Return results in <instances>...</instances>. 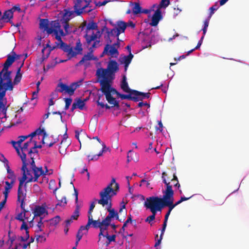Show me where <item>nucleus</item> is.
<instances>
[{"instance_id": "4be33fe9", "label": "nucleus", "mask_w": 249, "mask_h": 249, "mask_svg": "<svg viewBox=\"0 0 249 249\" xmlns=\"http://www.w3.org/2000/svg\"><path fill=\"white\" fill-rule=\"evenodd\" d=\"M70 142L66 139L62 140L60 142L59 146V152L62 154H65L67 148L69 145Z\"/></svg>"}, {"instance_id": "39448f33", "label": "nucleus", "mask_w": 249, "mask_h": 249, "mask_svg": "<svg viewBox=\"0 0 249 249\" xmlns=\"http://www.w3.org/2000/svg\"><path fill=\"white\" fill-rule=\"evenodd\" d=\"M146 209H150L152 215L155 217L158 211L161 212L162 208L158 196H150L146 198L144 204Z\"/></svg>"}, {"instance_id": "dca6fc26", "label": "nucleus", "mask_w": 249, "mask_h": 249, "mask_svg": "<svg viewBox=\"0 0 249 249\" xmlns=\"http://www.w3.org/2000/svg\"><path fill=\"white\" fill-rule=\"evenodd\" d=\"M162 18L161 12L159 8H158L155 12L152 17L151 22L150 23L152 26H156L159 23V21Z\"/></svg>"}, {"instance_id": "6ab92c4d", "label": "nucleus", "mask_w": 249, "mask_h": 249, "mask_svg": "<svg viewBox=\"0 0 249 249\" xmlns=\"http://www.w3.org/2000/svg\"><path fill=\"white\" fill-rule=\"evenodd\" d=\"M135 90H133L128 93L129 94H123L119 93L118 96L120 97L122 99H129L134 102H138L139 101L140 99L138 98L136 96H134V93L133 92Z\"/></svg>"}, {"instance_id": "e2e57ef3", "label": "nucleus", "mask_w": 249, "mask_h": 249, "mask_svg": "<svg viewBox=\"0 0 249 249\" xmlns=\"http://www.w3.org/2000/svg\"><path fill=\"white\" fill-rule=\"evenodd\" d=\"M59 202L56 204V206H64L67 204L66 197L64 196L62 199L59 200Z\"/></svg>"}, {"instance_id": "aec40b11", "label": "nucleus", "mask_w": 249, "mask_h": 249, "mask_svg": "<svg viewBox=\"0 0 249 249\" xmlns=\"http://www.w3.org/2000/svg\"><path fill=\"white\" fill-rule=\"evenodd\" d=\"M52 25L54 30H56L57 35L59 36L60 37H61V36H64V31L61 29L60 23L58 21V20L53 21Z\"/></svg>"}, {"instance_id": "f03ea898", "label": "nucleus", "mask_w": 249, "mask_h": 249, "mask_svg": "<svg viewBox=\"0 0 249 249\" xmlns=\"http://www.w3.org/2000/svg\"><path fill=\"white\" fill-rule=\"evenodd\" d=\"M167 174L165 172L162 174V178L163 182L166 185V188L163 191L162 198H160V201L162 208L168 207V211L171 212L172 210L176 207L174 204V191L172 189V186L170 184V182H167L166 177Z\"/></svg>"}, {"instance_id": "412c9836", "label": "nucleus", "mask_w": 249, "mask_h": 249, "mask_svg": "<svg viewBox=\"0 0 249 249\" xmlns=\"http://www.w3.org/2000/svg\"><path fill=\"white\" fill-rule=\"evenodd\" d=\"M33 213L34 214V217L41 216L45 213H46V214H48V212L46 211V209L44 207L40 206H36L35 208Z\"/></svg>"}, {"instance_id": "09e8293b", "label": "nucleus", "mask_w": 249, "mask_h": 249, "mask_svg": "<svg viewBox=\"0 0 249 249\" xmlns=\"http://www.w3.org/2000/svg\"><path fill=\"white\" fill-rule=\"evenodd\" d=\"M132 216L131 214H129L127 220L124 222L123 227H122L120 231L121 232H124L125 231V228L127 226V225L128 223H132Z\"/></svg>"}, {"instance_id": "052dcab7", "label": "nucleus", "mask_w": 249, "mask_h": 249, "mask_svg": "<svg viewBox=\"0 0 249 249\" xmlns=\"http://www.w3.org/2000/svg\"><path fill=\"white\" fill-rule=\"evenodd\" d=\"M158 126H156L155 127L156 131V132L159 131L160 132H162V131L163 130V126L162 124L161 123V121H158Z\"/></svg>"}, {"instance_id": "774afa93", "label": "nucleus", "mask_w": 249, "mask_h": 249, "mask_svg": "<svg viewBox=\"0 0 249 249\" xmlns=\"http://www.w3.org/2000/svg\"><path fill=\"white\" fill-rule=\"evenodd\" d=\"M36 240L37 242L40 241V242H44L46 241V237L44 235H37L36 236Z\"/></svg>"}, {"instance_id": "37998d69", "label": "nucleus", "mask_w": 249, "mask_h": 249, "mask_svg": "<svg viewBox=\"0 0 249 249\" xmlns=\"http://www.w3.org/2000/svg\"><path fill=\"white\" fill-rule=\"evenodd\" d=\"M103 94H98V99L96 102L97 105L100 106L102 108L106 107V109H110L112 107L111 106H108L107 104L105 105L104 103L100 102V99L102 97Z\"/></svg>"}, {"instance_id": "1a4fd4ad", "label": "nucleus", "mask_w": 249, "mask_h": 249, "mask_svg": "<svg viewBox=\"0 0 249 249\" xmlns=\"http://www.w3.org/2000/svg\"><path fill=\"white\" fill-rule=\"evenodd\" d=\"M113 80V79L98 80L101 86L100 90L103 94L108 92L111 95L116 94L118 96L119 92L111 87Z\"/></svg>"}, {"instance_id": "9b49d317", "label": "nucleus", "mask_w": 249, "mask_h": 249, "mask_svg": "<svg viewBox=\"0 0 249 249\" xmlns=\"http://www.w3.org/2000/svg\"><path fill=\"white\" fill-rule=\"evenodd\" d=\"M30 163L31 165V168L33 171L34 177V178L31 177L28 181H26L25 186L28 183L37 181V179L39 177L46 174L43 170L42 167H37L36 166L35 161L33 160L32 161H30Z\"/></svg>"}, {"instance_id": "20e7f679", "label": "nucleus", "mask_w": 249, "mask_h": 249, "mask_svg": "<svg viewBox=\"0 0 249 249\" xmlns=\"http://www.w3.org/2000/svg\"><path fill=\"white\" fill-rule=\"evenodd\" d=\"M15 61V58L12 54L7 55V59L3 64L2 70L0 71V84L13 86L11 77L12 71H8V69Z\"/></svg>"}, {"instance_id": "f704fd0d", "label": "nucleus", "mask_w": 249, "mask_h": 249, "mask_svg": "<svg viewBox=\"0 0 249 249\" xmlns=\"http://www.w3.org/2000/svg\"><path fill=\"white\" fill-rule=\"evenodd\" d=\"M133 57V55L130 53L128 55L124 56L121 61V63L129 65Z\"/></svg>"}, {"instance_id": "0e129e2a", "label": "nucleus", "mask_w": 249, "mask_h": 249, "mask_svg": "<svg viewBox=\"0 0 249 249\" xmlns=\"http://www.w3.org/2000/svg\"><path fill=\"white\" fill-rule=\"evenodd\" d=\"M22 75H16L14 79V85H17L18 84V83L20 82L21 79Z\"/></svg>"}, {"instance_id": "3c124183", "label": "nucleus", "mask_w": 249, "mask_h": 249, "mask_svg": "<svg viewBox=\"0 0 249 249\" xmlns=\"http://www.w3.org/2000/svg\"><path fill=\"white\" fill-rule=\"evenodd\" d=\"M104 149L101 151L98 155H95L93 156H91L90 155L88 156V158L89 161L90 160H97L98 159L99 157L102 156L103 155V153L104 152Z\"/></svg>"}, {"instance_id": "ea45409f", "label": "nucleus", "mask_w": 249, "mask_h": 249, "mask_svg": "<svg viewBox=\"0 0 249 249\" xmlns=\"http://www.w3.org/2000/svg\"><path fill=\"white\" fill-rule=\"evenodd\" d=\"M80 213V206L78 204H77L76 206L75 209L72 214V215L71 216V219L77 220L79 216Z\"/></svg>"}, {"instance_id": "9d476101", "label": "nucleus", "mask_w": 249, "mask_h": 249, "mask_svg": "<svg viewBox=\"0 0 249 249\" xmlns=\"http://www.w3.org/2000/svg\"><path fill=\"white\" fill-rule=\"evenodd\" d=\"M88 33L89 32H86V34L84 35V38L86 39V42L88 46L91 44L92 41H94L93 44L90 47L89 50L99 46L100 42L99 38L101 36L100 32L98 31L95 34L92 32L91 35H89Z\"/></svg>"}, {"instance_id": "0eeeda50", "label": "nucleus", "mask_w": 249, "mask_h": 249, "mask_svg": "<svg viewBox=\"0 0 249 249\" xmlns=\"http://www.w3.org/2000/svg\"><path fill=\"white\" fill-rule=\"evenodd\" d=\"M74 9L77 15L83 13H89L93 10L89 2L86 0H74Z\"/></svg>"}, {"instance_id": "a18cd8bd", "label": "nucleus", "mask_w": 249, "mask_h": 249, "mask_svg": "<svg viewBox=\"0 0 249 249\" xmlns=\"http://www.w3.org/2000/svg\"><path fill=\"white\" fill-rule=\"evenodd\" d=\"M40 28L41 29H44V30L46 28H47L49 25V21L48 19H40V23H39Z\"/></svg>"}, {"instance_id": "8fccbe9b", "label": "nucleus", "mask_w": 249, "mask_h": 249, "mask_svg": "<svg viewBox=\"0 0 249 249\" xmlns=\"http://www.w3.org/2000/svg\"><path fill=\"white\" fill-rule=\"evenodd\" d=\"M170 0H161L158 6L160 9L162 8H165L170 4Z\"/></svg>"}, {"instance_id": "13d9d810", "label": "nucleus", "mask_w": 249, "mask_h": 249, "mask_svg": "<svg viewBox=\"0 0 249 249\" xmlns=\"http://www.w3.org/2000/svg\"><path fill=\"white\" fill-rule=\"evenodd\" d=\"M115 238H116V235H115V234L112 235L111 236L107 237V241L106 243V247H107L109 245L110 242H115Z\"/></svg>"}, {"instance_id": "c756f323", "label": "nucleus", "mask_w": 249, "mask_h": 249, "mask_svg": "<svg viewBox=\"0 0 249 249\" xmlns=\"http://www.w3.org/2000/svg\"><path fill=\"white\" fill-rule=\"evenodd\" d=\"M72 15L71 11H67L63 16L62 18L60 19V23H68L71 19Z\"/></svg>"}, {"instance_id": "49530a36", "label": "nucleus", "mask_w": 249, "mask_h": 249, "mask_svg": "<svg viewBox=\"0 0 249 249\" xmlns=\"http://www.w3.org/2000/svg\"><path fill=\"white\" fill-rule=\"evenodd\" d=\"M73 49L74 51L76 52L77 54H82L83 48L82 47V44L79 40L76 42V45Z\"/></svg>"}, {"instance_id": "4468645a", "label": "nucleus", "mask_w": 249, "mask_h": 249, "mask_svg": "<svg viewBox=\"0 0 249 249\" xmlns=\"http://www.w3.org/2000/svg\"><path fill=\"white\" fill-rule=\"evenodd\" d=\"M60 47L61 48V50L64 52L67 53L69 59L75 56L77 54V53L74 51L72 47H71L70 45L67 44L64 42H62Z\"/></svg>"}, {"instance_id": "4c0bfd02", "label": "nucleus", "mask_w": 249, "mask_h": 249, "mask_svg": "<svg viewBox=\"0 0 249 249\" xmlns=\"http://www.w3.org/2000/svg\"><path fill=\"white\" fill-rule=\"evenodd\" d=\"M44 30L46 31L47 33L48 34H51L53 33L54 35L55 36V38L56 40H61V37H60L59 36L57 35L56 31V30H54L53 27V28L49 27V26L48 27H47V28H46Z\"/></svg>"}, {"instance_id": "5fc2aeb1", "label": "nucleus", "mask_w": 249, "mask_h": 249, "mask_svg": "<svg viewBox=\"0 0 249 249\" xmlns=\"http://www.w3.org/2000/svg\"><path fill=\"white\" fill-rule=\"evenodd\" d=\"M217 3V2H216L214 5L212 6V7H211L210 8L209 10L210 11V15L208 17H209V18H211L212 15L214 13V12L215 11L217 10V9L218 8Z\"/></svg>"}, {"instance_id": "c9c22d12", "label": "nucleus", "mask_w": 249, "mask_h": 249, "mask_svg": "<svg viewBox=\"0 0 249 249\" xmlns=\"http://www.w3.org/2000/svg\"><path fill=\"white\" fill-rule=\"evenodd\" d=\"M13 13L12 10L10 9L5 11L0 20L1 19H7L6 22H8L9 20V19L13 18Z\"/></svg>"}, {"instance_id": "72a5a7b5", "label": "nucleus", "mask_w": 249, "mask_h": 249, "mask_svg": "<svg viewBox=\"0 0 249 249\" xmlns=\"http://www.w3.org/2000/svg\"><path fill=\"white\" fill-rule=\"evenodd\" d=\"M11 143L12 144L13 147L15 148L17 154L20 157L21 159V157H22V155H24L25 158H26V154H23V153L21 154V152L20 151V145H18V141L15 142V141H12L11 142Z\"/></svg>"}, {"instance_id": "603ef678", "label": "nucleus", "mask_w": 249, "mask_h": 249, "mask_svg": "<svg viewBox=\"0 0 249 249\" xmlns=\"http://www.w3.org/2000/svg\"><path fill=\"white\" fill-rule=\"evenodd\" d=\"M111 221V219L107 216L105 219L101 221L102 225L108 227L110 225Z\"/></svg>"}, {"instance_id": "c85d7f7f", "label": "nucleus", "mask_w": 249, "mask_h": 249, "mask_svg": "<svg viewBox=\"0 0 249 249\" xmlns=\"http://www.w3.org/2000/svg\"><path fill=\"white\" fill-rule=\"evenodd\" d=\"M132 160H134L136 162L138 161L137 155V153H135L132 150H129L127 153V162L129 163Z\"/></svg>"}, {"instance_id": "de8ad7c7", "label": "nucleus", "mask_w": 249, "mask_h": 249, "mask_svg": "<svg viewBox=\"0 0 249 249\" xmlns=\"http://www.w3.org/2000/svg\"><path fill=\"white\" fill-rule=\"evenodd\" d=\"M76 89V87H74V83H71L70 86H68V94L72 95Z\"/></svg>"}, {"instance_id": "a211bd4d", "label": "nucleus", "mask_w": 249, "mask_h": 249, "mask_svg": "<svg viewBox=\"0 0 249 249\" xmlns=\"http://www.w3.org/2000/svg\"><path fill=\"white\" fill-rule=\"evenodd\" d=\"M86 100H82L80 98L75 99L72 105V107L71 108V111H73L76 108H78L80 110H83L85 105V102Z\"/></svg>"}, {"instance_id": "69168bd1", "label": "nucleus", "mask_w": 249, "mask_h": 249, "mask_svg": "<svg viewBox=\"0 0 249 249\" xmlns=\"http://www.w3.org/2000/svg\"><path fill=\"white\" fill-rule=\"evenodd\" d=\"M27 138H28V136H27V135L19 136L18 137V145H20V144Z\"/></svg>"}, {"instance_id": "a19ab883", "label": "nucleus", "mask_w": 249, "mask_h": 249, "mask_svg": "<svg viewBox=\"0 0 249 249\" xmlns=\"http://www.w3.org/2000/svg\"><path fill=\"white\" fill-rule=\"evenodd\" d=\"M58 41V42H55V45L53 46V47H51V46H49L50 47V51L48 53L47 55V57L48 56V55L50 54V52L53 50H54L55 49H60L61 50V48L60 47V45L61 44H62V42H63L62 38H61V40H57Z\"/></svg>"}, {"instance_id": "79ce46f5", "label": "nucleus", "mask_w": 249, "mask_h": 249, "mask_svg": "<svg viewBox=\"0 0 249 249\" xmlns=\"http://www.w3.org/2000/svg\"><path fill=\"white\" fill-rule=\"evenodd\" d=\"M60 217L57 215L49 220V224L51 226H55L60 221Z\"/></svg>"}, {"instance_id": "c03bdc74", "label": "nucleus", "mask_w": 249, "mask_h": 249, "mask_svg": "<svg viewBox=\"0 0 249 249\" xmlns=\"http://www.w3.org/2000/svg\"><path fill=\"white\" fill-rule=\"evenodd\" d=\"M32 142V139H30V141L25 142L22 147H20L21 154H25L26 151H28V148L30 143Z\"/></svg>"}, {"instance_id": "f3484780", "label": "nucleus", "mask_w": 249, "mask_h": 249, "mask_svg": "<svg viewBox=\"0 0 249 249\" xmlns=\"http://www.w3.org/2000/svg\"><path fill=\"white\" fill-rule=\"evenodd\" d=\"M105 96L106 100L107 101L108 103L111 105V107H115L117 109H120V105L118 101L116 100V99L113 97L112 95H110L109 93H107V94H104Z\"/></svg>"}, {"instance_id": "f257e3e1", "label": "nucleus", "mask_w": 249, "mask_h": 249, "mask_svg": "<svg viewBox=\"0 0 249 249\" xmlns=\"http://www.w3.org/2000/svg\"><path fill=\"white\" fill-rule=\"evenodd\" d=\"M119 190V184L116 182L114 178H112L110 183L107 187L100 192V199L98 200L95 199V201H97L98 203L103 207L105 206L106 204L111 203L112 197L116 195Z\"/></svg>"}, {"instance_id": "680f3d73", "label": "nucleus", "mask_w": 249, "mask_h": 249, "mask_svg": "<svg viewBox=\"0 0 249 249\" xmlns=\"http://www.w3.org/2000/svg\"><path fill=\"white\" fill-rule=\"evenodd\" d=\"M42 219H43V217H40V220H39V221L38 222L37 224V226L38 227V228L39 229L38 231H42V230L41 229V226H42V225H43L44 223L49 222L48 221L45 220V221H44L43 222H42Z\"/></svg>"}, {"instance_id": "864d4df0", "label": "nucleus", "mask_w": 249, "mask_h": 249, "mask_svg": "<svg viewBox=\"0 0 249 249\" xmlns=\"http://www.w3.org/2000/svg\"><path fill=\"white\" fill-rule=\"evenodd\" d=\"M92 222L91 224L93 228H98L100 227L102 225L101 222L99 220H94L93 219V216H92Z\"/></svg>"}, {"instance_id": "6e6552de", "label": "nucleus", "mask_w": 249, "mask_h": 249, "mask_svg": "<svg viewBox=\"0 0 249 249\" xmlns=\"http://www.w3.org/2000/svg\"><path fill=\"white\" fill-rule=\"evenodd\" d=\"M107 44L104 47L103 53H106V55L110 56L111 57L117 58L119 54L118 51V48L120 47L119 42L111 45L112 40L110 39H107Z\"/></svg>"}, {"instance_id": "bb28decb", "label": "nucleus", "mask_w": 249, "mask_h": 249, "mask_svg": "<svg viewBox=\"0 0 249 249\" xmlns=\"http://www.w3.org/2000/svg\"><path fill=\"white\" fill-rule=\"evenodd\" d=\"M107 36L105 37L106 38L107 40V39H110V36H116L118 37L120 35L119 31H118L116 28L112 29L109 31L107 28Z\"/></svg>"}, {"instance_id": "e433bc0d", "label": "nucleus", "mask_w": 249, "mask_h": 249, "mask_svg": "<svg viewBox=\"0 0 249 249\" xmlns=\"http://www.w3.org/2000/svg\"><path fill=\"white\" fill-rule=\"evenodd\" d=\"M98 26L96 23L94 21H90L87 25L86 32H89L90 30H97Z\"/></svg>"}, {"instance_id": "bf43d9fd", "label": "nucleus", "mask_w": 249, "mask_h": 249, "mask_svg": "<svg viewBox=\"0 0 249 249\" xmlns=\"http://www.w3.org/2000/svg\"><path fill=\"white\" fill-rule=\"evenodd\" d=\"M95 207V201H93L90 205L89 208L88 213V216L92 217V213Z\"/></svg>"}, {"instance_id": "6e6d98bb", "label": "nucleus", "mask_w": 249, "mask_h": 249, "mask_svg": "<svg viewBox=\"0 0 249 249\" xmlns=\"http://www.w3.org/2000/svg\"><path fill=\"white\" fill-rule=\"evenodd\" d=\"M55 184V181L53 179H52L50 180L49 184V188L50 189H53V194H55L56 191L57 190L58 188L56 187L54 188V186Z\"/></svg>"}, {"instance_id": "f8f14e48", "label": "nucleus", "mask_w": 249, "mask_h": 249, "mask_svg": "<svg viewBox=\"0 0 249 249\" xmlns=\"http://www.w3.org/2000/svg\"><path fill=\"white\" fill-rule=\"evenodd\" d=\"M21 161L22 162V166L21 167V171L22 172V176L19 179H22L23 177L25 178V179L24 180V182L26 181H28V180L30 178H34L32 176L33 171L32 170H29L27 168V166L28 165V162L26 160V158H25V155H22V157H21Z\"/></svg>"}, {"instance_id": "ddd939ff", "label": "nucleus", "mask_w": 249, "mask_h": 249, "mask_svg": "<svg viewBox=\"0 0 249 249\" xmlns=\"http://www.w3.org/2000/svg\"><path fill=\"white\" fill-rule=\"evenodd\" d=\"M89 52L87 54H85L82 59L76 64V66L84 65L85 67L87 68L89 65V63L88 62V61L97 59V57L94 56L92 53V49L89 50Z\"/></svg>"}, {"instance_id": "a878e982", "label": "nucleus", "mask_w": 249, "mask_h": 249, "mask_svg": "<svg viewBox=\"0 0 249 249\" xmlns=\"http://www.w3.org/2000/svg\"><path fill=\"white\" fill-rule=\"evenodd\" d=\"M62 24L64 29V36L66 35H70L72 32V25H70L69 23H61Z\"/></svg>"}, {"instance_id": "2f4dec72", "label": "nucleus", "mask_w": 249, "mask_h": 249, "mask_svg": "<svg viewBox=\"0 0 249 249\" xmlns=\"http://www.w3.org/2000/svg\"><path fill=\"white\" fill-rule=\"evenodd\" d=\"M15 218L16 220H18L21 222L24 221H25V219H26L29 223H31L33 222L34 219V217L31 220L29 221L28 217L25 216L24 213H22L20 212L17 214Z\"/></svg>"}, {"instance_id": "338daca9", "label": "nucleus", "mask_w": 249, "mask_h": 249, "mask_svg": "<svg viewBox=\"0 0 249 249\" xmlns=\"http://www.w3.org/2000/svg\"><path fill=\"white\" fill-rule=\"evenodd\" d=\"M91 222H92V217H89V216H88V223L87 224V225L86 226H85V228L86 229V230L87 231H88L89 227H90V226L91 224Z\"/></svg>"}, {"instance_id": "393cba45", "label": "nucleus", "mask_w": 249, "mask_h": 249, "mask_svg": "<svg viewBox=\"0 0 249 249\" xmlns=\"http://www.w3.org/2000/svg\"><path fill=\"white\" fill-rule=\"evenodd\" d=\"M75 138L78 140L80 144V145H81V139H80V137H81L82 140H84L88 137L86 133L82 130H81L80 131L75 130Z\"/></svg>"}, {"instance_id": "7ed1b4c3", "label": "nucleus", "mask_w": 249, "mask_h": 249, "mask_svg": "<svg viewBox=\"0 0 249 249\" xmlns=\"http://www.w3.org/2000/svg\"><path fill=\"white\" fill-rule=\"evenodd\" d=\"M119 65L115 60H109L107 69L98 68L96 71L98 80L114 79L115 74L119 71Z\"/></svg>"}, {"instance_id": "473e14b6", "label": "nucleus", "mask_w": 249, "mask_h": 249, "mask_svg": "<svg viewBox=\"0 0 249 249\" xmlns=\"http://www.w3.org/2000/svg\"><path fill=\"white\" fill-rule=\"evenodd\" d=\"M106 205L107 206V209L109 213L107 216L111 219L113 218L114 216L116 215V213L117 212L114 209H111L112 203L106 204Z\"/></svg>"}, {"instance_id": "58836bf2", "label": "nucleus", "mask_w": 249, "mask_h": 249, "mask_svg": "<svg viewBox=\"0 0 249 249\" xmlns=\"http://www.w3.org/2000/svg\"><path fill=\"white\" fill-rule=\"evenodd\" d=\"M132 12L134 15L140 14L142 12V7L139 3L135 2L132 7Z\"/></svg>"}, {"instance_id": "2eb2a0df", "label": "nucleus", "mask_w": 249, "mask_h": 249, "mask_svg": "<svg viewBox=\"0 0 249 249\" xmlns=\"http://www.w3.org/2000/svg\"><path fill=\"white\" fill-rule=\"evenodd\" d=\"M25 178L23 177L22 179H19V185L18 190V201L25 200L26 198V194L23 192L22 189Z\"/></svg>"}, {"instance_id": "423d86ee", "label": "nucleus", "mask_w": 249, "mask_h": 249, "mask_svg": "<svg viewBox=\"0 0 249 249\" xmlns=\"http://www.w3.org/2000/svg\"><path fill=\"white\" fill-rule=\"evenodd\" d=\"M13 86L8 85H4L0 84V119L7 118V109L6 104L4 103L3 98L5 96L7 90H12ZM1 122H3L1 120Z\"/></svg>"}, {"instance_id": "5701e85b", "label": "nucleus", "mask_w": 249, "mask_h": 249, "mask_svg": "<svg viewBox=\"0 0 249 249\" xmlns=\"http://www.w3.org/2000/svg\"><path fill=\"white\" fill-rule=\"evenodd\" d=\"M133 92L134 93V96L140 99L139 101H142L144 98L148 99L151 94L150 92L144 93L136 90L133 91Z\"/></svg>"}, {"instance_id": "7c9ffc66", "label": "nucleus", "mask_w": 249, "mask_h": 249, "mask_svg": "<svg viewBox=\"0 0 249 249\" xmlns=\"http://www.w3.org/2000/svg\"><path fill=\"white\" fill-rule=\"evenodd\" d=\"M55 89L56 91L61 93L65 92L68 93V86L62 82H59L58 84Z\"/></svg>"}, {"instance_id": "b1692460", "label": "nucleus", "mask_w": 249, "mask_h": 249, "mask_svg": "<svg viewBox=\"0 0 249 249\" xmlns=\"http://www.w3.org/2000/svg\"><path fill=\"white\" fill-rule=\"evenodd\" d=\"M121 88L125 92H129L133 89H130L129 87L127 82H126V78L125 75H124L123 79L121 84Z\"/></svg>"}, {"instance_id": "cd10ccee", "label": "nucleus", "mask_w": 249, "mask_h": 249, "mask_svg": "<svg viewBox=\"0 0 249 249\" xmlns=\"http://www.w3.org/2000/svg\"><path fill=\"white\" fill-rule=\"evenodd\" d=\"M126 27L127 23L123 21H118L117 22L116 28L118 31H119L121 34L124 32Z\"/></svg>"}, {"instance_id": "4d7b16f0", "label": "nucleus", "mask_w": 249, "mask_h": 249, "mask_svg": "<svg viewBox=\"0 0 249 249\" xmlns=\"http://www.w3.org/2000/svg\"><path fill=\"white\" fill-rule=\"evenodd\" d=\"M30 235L29 233V231H27L26 232V235L25 237H23L22 236H20L18 237V240L21 242H25L28 240L29 238Z\"/></svg>"}]
</instances>
